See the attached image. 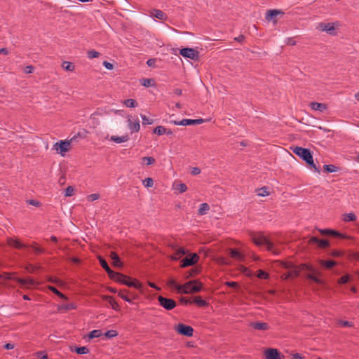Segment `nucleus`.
Listing matches in <instances>:
<instances>
[{"label": "nucleus", "instance_id": "1", "mask_svg": "<svg viewBox=\"0 0 359 359\" xmlns=\"http://www.w3.org/2000/svg\"><path fill=\"white\" fill-rule=\"evenodd\" d=\"M251 238L256 245L264 248L268 251L278 254V252H276L274 248L273 243H271L263 233H253L251 234Z\"/></svg>", "mask_w": 359, "mask_h": 359}, {"label": "nucleus", "instance_id": "2", "mask_svg": "<svg viewBox=\"0 0 359 359\" xmlns=\"http://www.w3.org/2000/svg\"><path fill=\"white\" fill-rule=\"evenodd\" d=\"M113 276L114 281L125 285L128 287H134L138 290L142 289V283L136 279H133L126 275L115 271H114Z\"/></svg>", "mask_w": 359, "mask_h": 359}, {"label": "nucleus", "instance_id": "3", "mask_svg": "<svg viewBox=\"0 0 359 359\" xmlns=\"http://www.w3.org/2000/svg\"><path fill=\"white\" fill-rule=\"evenodd\" d=\"M294 153L302 158L307 164L313 168L316 171L320 172L319 169L316 168V164L313 159V156L309 149L297 147L293 150Z\"/></svg>", "mask_w": 359, "mask_h": 359}, {"label": "nucleus", "instance_id": "4", "mask_svg": "<svg viewBox=\"0 0 359 359\" xmlns=\"http://www.w3.org/2000/svg\"><path fill=\"white\" fill-rule=\"evenodd\" d=\"M202 288L201 283H198L196 280H191L185 283L184 285H181L180 287H179V293H194L201 291Z\"/></svg>", "mask_w": 359, "mask_h": 359}, {"label": "nucleus", "instance_id": "5", "mask_svg": "<svg viewBox=\"0 0 359 359\" xmlns=\"http://www.w3.org/2000/svg\"><path fill=\"white\" fill-rule=\"evenodd\" d=\"M80 133L74 135L69 141H60L59 142H56L53 147L54 149L60 154L62 156H65V154L68 151L69 147L70 144L76 140L78 137H80Z\"/></svg>", "mask_w": 359, "mask_h": 359}, {"label": "nucleus", "instance_id": "6", "mask_svg": "<svg viewBox=\"0 0 359 359\" xmlns=\"http://www.w3.org/2000/svg\"><path fill=\"white\" fill-rule=\"evenodd\" d=\"M180 53L185 58H189L195 61L199 59V52L192 48H182L180 51Z\"/></svg>", "mask_w": 359, "mask_h": 359}, {"label": "nucleus", "instance_id": "7", "mask_svg": "<svg viewBox=\"0 0 359 359\" xmlns=\"http://www.w3.org/2000/svg\"><path fill=\"white\" fill-rule=\"evenodd\" d=\"M303 268L311 271V273L307 275V278L309 279L313 280V282L318 284L323 283V280L319 278L320 273L318 271L313 269L311 266L307 265H304Z\"/></svg>", "mask_w": 359, "mask_h": 359}, {"label": "nucleus", "instance_id": "8", "mask_svg": "<svg viewBox=\"0 0 359 359\" xmlns=\"http://www.w3.org/2000/svg\"><path fill=\"white\" fill-rule=\"evenodd\" d=\"M204 122L203 118L198 119H182V121H170V123L175 126L199 125Z\"/></svg>", "mask_w": 359, "mask_h": 359}, {"label": "nucleus", "instance_id": "9", "mask_svg": "<svg viewBox=\"0 0 359 359\" xmlns=\"http://www.w3.org/2000/svg\"><path fill=\"white\" fill-rule=\"evenodd\" d=\"M158 300L159 304L166 310H172L176 306V302L172 299L159 296Z\"/></svg>", "mask_w": 359, "mask_h": 359}, {"label": "nucleus", "instance_id": "10", "mask_svg": "<svg viewBox=\"0 0 359 359\" xmlns=\"http://www.w3.org/2000/svg\"><path fill=\"white\" fill-rule=\"evenodd\" d=\"M175 330L179 334L186 337H191L194 333V329L191 326L182 323L178 324Z\"/></svg>", "mask_w": 359, "mask_h": 359}, {"label": "nucleus", "instance_id": "11", "mask_svg": "<svg viewBox=\"0 0 359 359\" xmlns=\"http://www.w3.org/2000/svg\"><path fill=\"white\" fill-rule=\"evenodd\" d=\"M128 127L131 133H137L140 129V124L138 118H133L132 116H128L127 119Z\"/></svg>", "mask_w": 359, "mask_h": 359}, {"label": "nucleus", "instance_id": "12", "mask_svg": "<svg viewBox=\"0 0 359 359\" xmlns=\"http://www.w3.org/2000/svg\"><path fill=\"white\" fill-rule=\"evenodd\" d=\"M317 29L320 31L326 32L330 35H335V26L334 23L328 22V23H320Z\"/></svg>", "mask_w": 359, "mask_h": 359}, {"label": "nucleus", "instance_id": "13", "mask_svg": "<svg viewBox=\"0 0 359 359\" xmlns=\"http://www.w3.org/2000/svg\"><path fill=\"white\" fill-rule=\"evenodd\" d=\"M198 259H199V257L198 256V255L196 253H194L191 255L190 257H187L184 258L181 261L180 266L183 268H185V267H187L189 266H192L198 262Z\"/></svg>", "mask_w": 359, "mask_h": 359}, {"label": "nucleus", "instance_id": "14", "mask_svg": "<svg viewBox=\"0 0 359 359\" xmlns=\"http://www.w3.org/2000/svg\"><path fill=\"white\" fill-rule=\"evenodd\" d=\"M283 266L285 269H290L291 271L283 275L285 279L293 278L299 275V271L294 268L292 263H285Z\"/></svg>", "mask_w": 359, "mask_h": 359}, {"label": "nucleus", "instance_id": "15", "mask_svg": "<svg viewBox=\"0 0 359 359\" xmlns=\"http://www.w3.org/2000/svg\"><path fill=\"white\" fill-rule=\"evenodd\" d=\"M318 231L322 234V235H331V236H336V237H339V238H346L347 236L344 234H342L337 231H334V230H332V229H318Z\"/></svg>", "mask_w": 359, "mask_h": 359}, {"label": "nucleus", "instance_id": "16", "mask_svg": "<svg viewBox=\"0 0 359 359\" xmlns=\"http://www.w3.org/2000/svg\"><path fill=\"white\" fill-rule=\"evenodd\" d=\"M266 359H282L280 353L277 349L269 348L265 351Z\"/></svg>", "mask_w": 359, "mask_h": 359}, {"label": "nucleus", "instance_id": "17", "mask_svg": "<svg viewBox=\"0 0 359 359\" xmlns=\"http://www.w3.org/2000/svg\"><path fill=\"white\" fill-rule=\"evenodd\" d=\"M310 243H316L320 248H325L329 246V242L327 240L319 239L317 237L313 236L310 238Z\"/></svg>", "mask_w": 359, "mask_h": 359}, {"label": "nucleus", "instance_id": "18", "mask_svg": "<svg viewBox=\"0 0 359 359\" xmlns=\"http://www.w3.org/2000/svg\"><path fill=\"white\" fill-rule=\"evenodd\" d=\"M310 107L313 110L319 111L320 112H323L327 109V107L324 103H319L316 102H312L310 104Z\"/></svg>", "mask_w": 359, "mask_h": 359}, {"label": "nucleus", "instance_id": "19", "mask_svg": "<svg viewBox=\"0 0 359 359\" xmlns=\"http://www.w3.org/2000/svg\"><path fill=\"white\" fill-rule=\"evenodd\" d=\"M250 326L252 328L258 330H266L269 328V325L266 323L263 322L251 323Z\"/></svg>", "mask_w": 359, "mask_h": 359}, {"label": "nucleus", "instance_id": "20", "mask_svg": "<svg viewBox=\"0 0 359 359\" xmlns=\"http://www.w3.org/2000/svg\"><path fill=\"white\" fill-rule=\"evenodd\" d=\"M230 255L232 258L239 262L245 260V256L236 249H231Z\"/></svg>", "mask_w": 359, "mask_h": 359}, {"label": "nucleus", "instance_id": "21", "mask_svg": "<svg viewBox=\"0 0 359 359\" xmlns=\"http://www.w3.org/2000/svg\"><path fill=\"white\" fill-rule=\"evenodd\" d=\"M8 243L10 246L17 249H22L25 247L23 243H22L19 240L16 238H9L8 240Z\"/></svg>", "mask_w": 359, "mask_h": 359}, {"label": "nucleus", "instance_id": "22", "mask_svg": "<svg viewBox=\"0 0 359 359\" xmlns=\"http://www.w3.org/2000/svg\"><path fill=\"white\" fill-rule=\"evenodd\" d=\"M99 262L103 269L107 272L110 278H112V270L109 268L106 260L102 257H99Z\"/></svg>", "mask_w": 359, "mask_h": 359}, {"label": "nucleus", "instance_id": "23", "mask_svg": "<svg viewBox=\"0 0 359 359\" xmlns=\"http://www.w3.org/2000/svg\"><path fill=\"white\" fill-rule=\"evenodd\" d=\"M151 15L159 20H165L166 15L161 10L154 9L151 11Z\"/></svg>", "mask_w": 359, "mask_h": 359}, {"label": "nucleus", "instance_id": "24", "mask_svg": "<svg viewBox=\"0 0 359 359\" xmlns=\"http://www.w3.org/2000/svg\"><path fill=\"white\" fill-rule=\"evenodd\" d=\"M76 308V305L74 303H69V304H62L60 305H58V310L59 311H69L72 309H75Z\"/></svg>", "mask_w": 359, "mask_h": 359}, {"label": "nucleus", "instance_id": "25", "mask_svg": "<svg viewBox=\"0 0 359 359\" xmlns=\"http://www.w3.org/2000/svg\"><path fill=\"white\" fill-rule=\"evenodd\" d=\"M186 253H187V251L184 248H180L176 250V252L172 255L171 257L174 260H178Z\"/></svg>", "mask_w": 359, "mask_h": 359}, {"label": "nucleus", "instance_id": "26", "mask_svg": "<svg viewBox=\"0 0 359 359\" xmlns=\"http://www.w3.org/2000/svg\"><path fill=\"white\" fill-rule=\"evenodd\" d=\"M123 266V262L118 255L114 252V268L121 269Z\"/></svg>", "mask_w": 359, "mask_h": 359}, {"label": "nucleus", "instance_id": "27", "mask_svg": "<svg viewBox=\"0 0 359 359\" xmlns=\"http://www.w3.org/2000/svg\"><path fill=\"white\" fill-rule=\"evenodd\" d=\"M280 13H283V12L279 10H270L266 13V19L268 20H272L273 18Z\"/></svg>", "mask_w": 359, "mask_h": 359}, {"label": "nucleus", "instance_id": "28", "mask_svg": "<svg viewBox=\"0 0 359 359\" xmlns=\"http://www.w3.org/2000/svg\"><path fill=\"white\" fill-rule=\"evenodd\" d=\"M140 83L144 87H151L155 86V81L152 79H142L140 81Z\"/></svg>", "mask_w": 359, "mask_h": 359}, {"label": "nucleus", "instance_id": "29", "mask_svg": "<svg viewBox=\"0 0 359 359\" xmlns=\"http://www.w3.org/2000/svg\"><path fill=\"white\" fill-rule=\"evenodd\" d=\"M257 196L264 197L269 196V192L268 191V187H263L260 189H257L256 191Z\"/></svg>", "mask_w": 359, "mask_h": 359}, {"label": "nucleus", "instance_id": "30", "mask_svg": "<svg viewBox=\"0 0 359 359\" xmlns=\"http://www.w3.org/2000/svg\"><path fill=\"white\" fill-rule=\"evenodd\" d=\"M128 139H129V137H128V135H124L122 136H114V142L118 143V144L123 143V142L128 141Z\"/></svg>", "mask_w": 359, "mask_h": 359}, {"label": "nucleus", "instance_id": "31", "mask_svg": "<svg viewBox=\"0 0 359 359\" xmlns=\"http://www.w3.org/2000/svg\"><path fill=\"white\" fill-rule=\"evenodd\" d=\"M320 263L323 266H325L327 269H330L337 264V262L333 260H329V261L320 260Z\"/></svg>", "mask_w": 359, "mask_h": 359}, {"label": "nucleus", "instance_id": "32", "mask_svg": "<svg viewBox=\"0 0 359 359\" xmlns=\"http://www.w3.org/2000/svg\"><path fill=\"white\" fill-rule=\"evenodd\" d=\"M210 209L209 205L206 203H203L201 204L200 208L198 209L199 215H205Z\"/></svg>", "mask_w": 359, "mask_h": 359}, {"label": "nucleus", "instance_id": "33", "mask_svg": "<svg viewBox=\"0 0 359 359\" xmlns=\"http://www.w3.org/2000/svg\"><path fill=\"white\" fill-rule=\"evenodd\" d=\"M123 104L128 108H134L137 105V102L133 99H127L124 100Z\"/></svg>", "mask_w": 359, "mask_h": 359}, {"label": "nucleus", "instance_id": "34", "mask_svg": "<svg viewBox=\"0 0 359 359\" xmlns=\"http://www.w3.org/2000/svg\"><path fill=\"white\" fill-rule=\"evenodd\" d=\"M62 68L66 71L72 72L74 70L73 64L68 61H64L62 65Z\"/></svg>", "mask_w": 359, "mask_h": 359}, {"label": "nucleus", "instance_id": "35", "mask_svg": "<svg viewBox=\"0 0 359 359\" xmlns=\"http://www.w3.org/2000/svg\"><path fill=\"white\" fill-rule=\"evenodd\" d=\"M77 354L84 355L89 352L88 348L86 346L76 347L74 350Z\"/></svg>", "mask_w": 359, "mask_h": 359}, {"label": "nucleus", "instance_id": "36", "mask_svg": "<svg viewBox=\"0 0 359 359\" xmlns=\"http://www.w3.org/2000/svg\"><path fill=\"white\" fill-rule=\"evenodd\" d=\"M343 219L345 222H353V221L356 220V216L354 213H352V212L345 214V215H344Z\"/></svg>", "mask_w": 359, "mask_h": 359}, {"label": "nucleus", "instance_id": "37", "mask_svg": "<svg viewBox=\"0 0 359 359\" xmlns=\"http://www.w3.org/2000/svg\"><path fill=\"white\" fill-rule=\"evenodd\" d=\"M48 289L50 290H51L53 293H55L56 295H57L59 297L62 298V299H67V297L63 294L62 292H60L57 288H55V287L53 286H49L48 287Z\"/></svg>", "mask_w": 359, "mask_h": 359}, {"label": "nucleus", "instance_id": "38", "mask_svg": "<svg viewBox=\"0 0 359 359\" xmlns=\"http://www.w3.org/2000/svg\"><path fill=\"white\" fill-rule=\"evenodd\" d=\"M167 284L170 287L175 288L179 293V287H180L181 285L177 284L175 280H168Z\"/></svg>", "mask_w": 359, "mask_h": 359}, {"label": "nucleus", "instance_id": "39", "mask_svg": "<svg viewBox=\"0 0 359 359\" xmlns=\"http://www.w3.org/2000/svg\"><path fill=\"white\" fill-rule=\"evenodd\" d=\"M102 335V333L101 330H94L90 332L89 338H90V339L97 338V337H100Z\"/></svg>", "mask_w": 359, "mask_h": 359}, {"label": "nucleus", "instance_id": "40", "mask_svg": "<svg viewBox=\"0 0 359 359\" xmlns=\"http://www.w3.org/2000/svg\"><path fill=\"white\" fill-rule=\"evenodd\" d=\"M154 133L158 135H164L165 133V128L162 126H157L154 129Z\"/></svg>", "mask_w": 359, "mask_h": 359}, {"label": "nucleus", "instance_id": "41", "mask_svg": "<svg viewBox=\"0 0 359 359\" xmlns=\"http://www.w3.org/2000/svg\"><path fill=\"white\" fill-rule=\"evenodd\" d=\"M324 169L325 170H326L327 172H334L336 171H337V167H336L335 165H324Z\"/></svg>", "mask_w": 359, "mask_h": 359}, {"label": "nucleus", "instance_id": "42", "mask_svg": "<svg viewBox=\"0 0 359 359\" xmlns=\"http://www.w3.org/2000/svg\"><path fill=\"white\" fill-rule=\"evenodd\" d=\"M257 278H259L260 279H267V278H269V275L268 273H266L262 270H259L257 271Z\"/></svg>", "mask_w": 359, "mask_h": 359}, {"label": "nucleus", "instance_id": "43", "mask_svg": "<svg viewBox=\"0 0 359 359\" xmlns=\"http://www.w3.org/2000/svg\"><path fill=\"white\" fill-rule=\"evenodd\" d=\"M143 184L144 187L150 188L154 186V181L151 177H147L143 181Z\"/></svg>", "mask_w": 359, "mask_h": 359}, {"label": "nucleus", "instance_id": "44", "mask_svg": "<svg viewBox=\"0 0 359 359\" xmlns=\"http://www.w3.org/2000/svg\"><path fill=\"white\" fill-rule=\"evenodd\" d=\"M194 302L200 306H205L207 305V302L202 299L200 297H195Z\"/></svg>", "mask_w": 359, "mask_h": 359}, {"label": "nucleus", "instance_id": "45", "mask_svg": "<svg viewBox=\"0 0 359 359\" xmlns=\"http://www.w3.org/2000/svg\"><path fill=\"white\" fill-rule=\"evenodd\" d=\"M100 55V53L96 50H90L88 52V57L89 59L96 58Z\"/></svg>", "mask_w": 359, "mask_h": 359}, {"label": "nucleus", "instance_id": "46", "mask_svg": "<svg viewBox=\"0 0 359 359\" xmlns=\"http://www.w3.org/2000/svg\"><path fill=\"white\" fill-rule=\"evenodd\" d=\"M141 118L144 125H151L154 122L152 119L148 118L145 115H141Z\"/></svg>", "mask_w": 359, "mask_h": 359}, {"label": "nucleus", "instance_id": "47", "mask_svg": "<svg viewBox=\"0 0 359 359\" xmlns=\"http://www.w3.org/2000/svg\"><path fill=\"white\" fill-rule=\"evenodd\" d=\"M177 189L180 193H184V192H185L187 190V185L185 184L180 183V184L177 185Z\"/></svg>", "mask_w": 359, "mask_h": 359}, {"label": "nucleus", "instance_id": "48", "mask_svg": "<svg viewBox=\"0 0 359 359\" xmlns=\"http://www.w3.org/2000/svg\"><path fill=\"white\" fill-rule=\"evenodd\" d=\"M73 193H74V188L71 186H69L65 189V196H68V197L72 196L73 195Z\"/></svg>", "mask_w": 359, "mask_h": 359}, {"label": "nucleus", "instance_id": "49", "mask_svg": "<svg viewBox=\"0 0 359 359\" xmlns=\"http://www.w3.org/2000/svg\"><path fill=\"white\" fill-rule=\"evenodd\" d=\"M142 161L146 163L147 165H151L155 162V159L153 157H144Z\"/></svg>", "mask_w": 359, "mask_h": 359}, {"label": "nucleus", "instance_id": "50", "mask_svg": "<svg viewBox=\"0 0 359 359\" xmlns=\"http://www.w3.org/2000/svg\"><path fill=\"white\" fill-rule=\"evenodd\" d=\"M339 324L341 327H351L353 325L351 322L347 321V320H339Z\"/></svg>", "mask_w": 359, "mask_h": 359}, {"label": "nucleus", "instance_id": "51", "mask_svg": "<svg viewBox=\"0 0 359 359\" xmlns=\"http://www.w3.org/2000/svg\"><path fill=\"white\" fill-rule=\"evenodd\" d=\"M98 198H99V194H92L88 196V201H94L97 200Z\"/></svg>", "mask_w": 359, "mask_h": 359}, {"label": "nucleus", "instance_id": "52", "mask_svg": "<svg viewBox=\"0 0 359 359\" xmlns=\"http://www.w3.org/2000/svg\"><path fill=\"white\" fill-rule=\"evenodd\" d=\"M348 280H349V276L345 275L340 278L338 283L340 284H344V283H346L348 281Z\"/></svg>", "mask_w": 359, "mask_h": 359}, {"label": "nucleus", "instance_id": "53", "mask_svg": "<svg viewBox=\"0 0 359 359\" xmlns=\"http://www.w3.org/2000/svg\"><path fill=\"white\" fill-rule=\"evenodd\" d=\"M118 294L125 301L131 302V299L123 292H120Z\"/></svg>", "mask_w": 359, "mask_h": 359}, {"label": "nucleus", "instance_id": "54", "mask_svg": "<svg viewBox=\"0 0 359 359\" xmlns=\"http://www.w3.org/2000/svg\"><path fill=\"white\" fill-rule=\"evenodd\" d=\"M33 71H34V67L32 65H28V66L25 67L24 69V72L26 74H31L33 72Z\"/></svg>", "mask_w": 359, "mask_h": 359}, {"label": "nucleus", "instance_id": "55", "mask_svg": "<svg viewBox=\"0 0 359 359\" xmlns=\"http://www.w3.org/2000/svg\"><path fill=\"white\" fill-rule=\"evenodd\" d=\"M36 354H37V357L39 358V359H47L48 358V355L43 351H39Z\"/></svg>", "mask_w": 359, "mask_h": 359}, {"label": "nucleus", "instance_id": "56", "mask_svg": "<svg viewBox=\"0 0 359 359\" xmlns=\"http://www.w3.org/2000/svg\"><path fill=\"white\" fill-rule=\"evenodd\" d=\"M147 64L149 67H155V65H156V60L155 59H149L147 61Z\"/></svg>", "mask_w": 359, "mask_h": 359}, {"label": "nucleus", "instance_id": "57", "mask_svg": "<svg viewBox=\"0 0 359 359\" xmlns=\"http://www.w3.org/2000/svg\"><path fill=\"white\" fill-rule=\"evenodd\" d=\"M33 250L37 254H40L43 252V250L41 248L36 246V245L33 246Z\"/></svg>", "mask_w": 359, "mask_h": 359}, {"label": "nucleus", "instance_id": "58", "mask_svg": "<svg viewBox=\"0 0 359 359\" xmlns=\"http://www.w3.org/2000/svg\"><path fill=\"white\" fill-rule=\"evenodd\" d=\"M191 173L194 175H198L201 173V170H200V168H198L197 167H194L192 168Z\"/></svg>", "mask_w": 359, "mask_h": 359}, {"label": "nucleus", "instance_id": "59", "mask_svg": "<svg viewBox=\"0 0 359 359\" xmlns=\"http://www.w3.org/2000/svg\"><path fill=\"white\" fill-rule=\"evenodd\" d=\"M103 65L107 69H109V70H111L112 69V63L109 62H107V61H104L103 62Z\"/></svg>", "mask_w": 359, "mask_h": 359}, {"label": "nucleus", "instance_id": "60", "mask_svg": "<svg viewBox=\"0 0 359 359\" xmlns=\"http://www.w3.org/2000/svg\"><path fill=\"white\" fill-rule=\"evenodd\" d=\"M241 270L248 276H251V271L245 266H241Z\"/></svg>", "mask_w": 359, "mask_h": 359}, {"label": "nucleus", "instance_id": "61", "mask_svg": "<svg viewBox=\"0 0 359 359\" xmlns=\"http://www.w3.org/2000/svg\"><path fill=\"white\" fill-rule=\"evenodd\" d=\"M226 285H228L229 287H237L238 285V283L236 282H226L225 283Z\"/></svg>", "mask_w": 359, "mask_h": 359}, {"label": "nucleus", "instance_id": "62", "mask_svg": "<svg viewBox=\"0 0 359 359\" xmlns=\"http://www.w3.org/2000/svg\"><path fill=\"white\" fill-rule=\"evenodd\" d=\"M4 348L7 350H11L14 348V345L11 343H7L4 345Z\"/></svg>", "mask_w": 359, "mask_h": 359}, {"label": "nucleus", "instance_id": "63", "mask_svg": "<svg viewBox=\"0 0 359 359\" xmlns=\"http://www.w3.org/2000/svg\"><path fill=\"white\" fill-rule=\"evenodd\" d=\"M331 255H332V256H334V257H339V256H341V252L338 251V250H333V251L332 252Z\"/></svg>", "mask_w": 359, "mask_h": 359}, {"label": "nucleus", "instance_id": "64", "mask_svg": "<svg viewBox=\"0 0 359 359\" xmlns=\"http://www.w3.org/2000/svg\"><path fill=\"white\" fill-rule=\"evenodd\" d=\"M292 358L293 359H302L303 357L301 354L299 353H295L292 355Z\"/></svg>", "mask_w": 359, "mask_h": 359}]
</instances>
